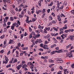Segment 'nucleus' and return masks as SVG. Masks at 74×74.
<instances>
[{"label":"nucleus","instance_id":"obj_1","mask_svg":"<svg viewBox=\"0 0 74 74\" xmlns=\"http://www.w3.org/2000/svg\"><path fill=\"white\" fill-rule=\"evenodd\" d=\"M67 56L70 58H73V55L71 54V52H70L66 53Z\"/></svg>","mask_w":74,"mask_h":74},{"label":"nucleus","instance_id":"obj_2","mask_svg":"<svg viewBox=\"0 0 74 74\" xmlns=\"http://www.w3.org/2000/svg\"><path fill=\"white\" fill-rule=\"evenodd\" d=\"M56 62L58 63H61L63 62V61L60 58H58V60H57Z\"/></svg>","mask_w":74,"mask_h":74},{"label":"nucleus","instance_id":"obj_3","mask_svg":"<svg viewBox=\"0 0 74 74\" xmlns=\"http://www.w3.org/2000/svg\"><path fill=\"white\" fill-rule=\"evenodd\" d=\"M5 60H4L3 62V63H4L5 64H7L8 62V59H7V57H5Z\"/></svg>","mask_w":74,"mask_h":74},{"label":"nucleus","instance_id":"obj_4","mask_svg":"<svg viewBox=\"0 0 74 74\" xmlns=\"http://www.w3.org/2000/svg\"><path fill=\"white\" fill-rule=\"evenodd\" d=\"M69 38L71 40H72L73 41V40H74V34H73V35H71V36H69Z\"/></svg>","mask_w":74,"mask_h":74},{"label":"nucleus","instance_id":"obj_5","mask_svg":"<svg viewBox=\"0 0 74 74\" xmlns=\"http://www.w3.org/2000/svg\"><path fill=\"white\" fill-rule=\"evenodd\" d=\"M12 61H13V60L14 63H16V62H18L17 59L15 58L14 59V58H12Z\"/></svg>","mask_w":74,"mask_h":74},{"label":"nucleus","instance_id":"obj_6","mask_svg":"<svg viewBox=\"0 0 74 74\" xmlns=\"http://www.w3.org/2000/svg\"><path fill=\"white\" fill-rule=\"evenodd\" d=\"M21 67H22V65L21 64L18 65V66H16V68L18 70H19L21 68Z\"/></svg>","mask_w":74,"mask_h":74},{"label":"nucleus","instance_id":"obj_7","mask_svg":"<svg viewBox=\"0 0 74 74\" xmlns=\"http://www.w3.org/2000/svg\"><path fill=\"white\" fill-rule=\"evenodd\" d=\"M57 19L58 21L60 22H61V21H62V20H61L60 18V16H59V15H58L57 16Z\"/></svg>","mask_w":74,"mask_h":74},{"label":"nucleus","instance_id":"obj_8","mask_svg":"<svg viewBox=\"0 0 74 74\" xmlns=\"http://www.w3.org/2000/svg\"><path fill=\"white\" fill-rule=\"evenodd\" d=\"M43 0H40V1H39L38 5L39 7H41V1H43Z\"/></svg>","mask_w":74,"mask_h":74},{"label":"nucleus","instance_id":"obj_9","mask_svg":"<svg viewBox=\"0 0 74 74\" xmlns=\"http://www.w3.org/2000/svg\"><path fill=\"white\" fill-rule=\"evenodd\" d=\"M49 37H50V35L49 34H47V36H46L44 37V38H48Z\"/></svg>","mask_w":74,"mask_h":74},{"label":"nucleus","instance_id":"obj_10","mask_svg":"<svg viewBox=\"0 0 74 74\" xmlns=\"http://www.w3.org/2000/svg\"><path fill=\"white\" fill-rule=\"evenodd\" d=\"M44 28L43 26H42L40 25H39L38 26V29H42Z\"/></svg>","mask_w":74,"mask_h":74},{"label":"nucleus","instance_id":"obj_11","mask_svg":"<svg viewBox=\"0 0 74 74\" xmlns=\"http://www.w3.org/2000/svg\"><path fill=\"white\" fill-rule=\"evenodd\" d=\"M59 6H60V3H59V1H57V8H58V9L59 8Z\"/></svg>","mask_w":74,"mask_h":74},{"label":"nucleus","instance_id":"obj_12","mask_svg":"<svg viewBox=\"0 0 74 74\" xmlns=\"http://www.w3.org/2000/svg\"><path fill=\"white\" fill-rule=\"evenodd\" d=\"M15 25L14 24H12V25L11 26V29L13 30H14V27H15Z\"/></svg>","mask_w":74,"mask_h":74},{"label":"nucleus","instance_id":"obj_13","mask_svg":"<svg viewBox=\"0 0 74 74\" xmlns=\"http://www.w3.org/2000/svg\"><path fill=\"white\" fill-rule=\"evenodd\" d=\"M52 40H53V41L55 43H57V42H58V41H57V40H56V38H52Z\"/></svg>","mask_w":74,"mask_h":74},{"label":"nucleus","instance_id":"obj_14","mask_svg":"<svg viewBox=\"0 0 74 74\" xmlns=\"http://www.w3.org/2000/svg\"><path fill=\"white\" fill-rule=\"evenodd\" d=\"M14 24L15 26H16V27H19V25L18 23H14Z\"/></svg>","mask_w":74,"mask_h":74},{"label":"nucleus","instance_id":"obj_15","mask_svg":"<svg viewBox=\"0 0 74 74\" xmlns=\"http://www.w3.org/2000/svg\"><path fill=\"white\" fill-rule=\"evenodd\" d=\"M49 30H50V27H46L44 29V30H45V31H46V30H47V31H49Z\"/></svg>","mask_w":74,"mask_h":74},{"label":"nucleus","instance_id":"obj_16","mask_svg":"<svg viewBox=\"0 0 74 74\" xmlns=\"http://www.w3.org/2000/svg\"><path fill=\"white\" fill-rule=\"evenodd\" d=\"M48 47V46L46 45H43V48H44V49H46V48Z\"/></svg>","mask_w":74,"mask_h":74},{"label":"nucleus","instance_id":"obj_17","mask_svg":"<svg viewBox=\"0 0 74 74\" xmlns=\"http://www.w3.org/2000/svg\"><path fill=\"white\" fill-rule=\"evenodd\" d=\"M42 12V10H40L37 11L36 13L37 14H39V13H40V12Z\"/></svg>","mask_w":74,"mask_h":74},{"label":"nucleus","instance_id":"obj_18","mask_svg":"<svg viewBox=\"0 0 74 74\" xmlns=\"http://www.w3.org/2000/svg\"><path fill=\"white\" fill-rule=\"evenodd\" d=\"M72 45L71 44H70L69 45L66 46V49H68V48H70L71 46Z\"/></svg>","mask_w":74,"mask_h":74},{"label":"nucleus","instance_id":"obj_19","mask_svg":"<svg viewBox=\"0 0 74 74\" xmlns=\"http://www.w3.org/2000/svg\"><path fill=\"white\" fill-rule=\"evenodd\" d=\"M22 67V68H26V67H27V66L26 64H24L23 65Z\"/></svg>","mask_w":74,"mask_h":74},{"label":"nucleus","instance_id":"obj_20","mask_svg":"<svg viewBox=\"0 0 74 74\" xmlns=\"http://www.w3.org/2000/svg\"><path fill=\"white\" fill-rule=\"evenodd\" d=\"M58 53H62V52H63V50H62V49L59 50H58Z\"/></svg>","mask_w":74,"mask_h":74},{"label":"nucleus","instance_id":"obj_21","mask_svg":"<svg viewBox=\"0 0 74 74\" xmlns=\"http://www.w3.org/2000/svg\"><path fill=\"white\" fill-rule=\"evenodd\" d=\"M10 21H13L14 20V17H10Z\"/></svg>","mask_w":74,"mask_h":74},{"label":"nucleus","instance_id":"obj_22","mask_svg":"<svg viewBox=\"0 0 74 74\" xmlns=\"http://www.w3.org/2000/svg\"><path fill=\"white\" fill-rule=\"evenodd\" d=\"M13 36H14V38L15 39H16L17 38H18V37H17V36L15 35V34H13Z\"/></svg>","mask_w":74,"mask_h":74},{"label":"nucleus","instance_id":"obj_23","mask_svg":"<svg viewBox=\"0 0 74 74\" xmlns=\"http://www.w3.org/2000/svg\"><path fill=\"white\" fill-rule=\"evenodd\" d=\"M55 51H52L51 53H50V54L51 55H53V54H55Z\"/></svg>","mask_w":74,"mask_h":74},{"label":"nucleus","instance_id":"obj_24","mask_svg":"<svg viewBox=\"0 0 74 74\" xmlns=\"http://www.w3.org/2000/svg\"><path fill=\"white\" fill-rule=\"evenodd\" d=\"M30 68L31 69H33L34 68V65L33 64H32Z\"/></svg>","mask_w":74,"mask_h":74},{"label":"nucleus","instance_id":"obj_25","mask_svg":"<svg viewBox=\"0 0 74 74\" xmlns=\"http://www.w3.org/2000/svg\"><path fill=\"white\" fill-rule=\"evenodd\" d=\"M33 64L31 62H29L27 64V65L29 66H30L31 64Z\"/></svg>","mask_w":74,"mask_h":74},{"label":"nucleus","instance_id":"obj_26","mask_svg":"<svg viewBox=\"0 0 74 74\" xmlns=\"http://www.w3.org/2000/svg\"><path fill=\"white\" fill-rule=\"evenodd\" d=\"M37 41H38V42H39V43H41V40L40 39H37Z\"/></svg>","mask_w":74,"mask_h":74},{"label":"nucleus","instance_id":"obj_27","mask_svg":"<svg viewBox=\"0 0 74 74\" xmlns=\"http://www.w3.org/2000/svg\"><path fill=\"white\" fill-rule=\"evenodd\" d=\"M33 37L32 35V34H30L29 36V38H32Z\"/></svg>","mask_w":74,"mask_h":74},{"label":"nucleus","instance_id":"obj_28","mask_svg":"<svg viewBox=\"0 0 74 74\" xmlns=\"http://www.w3.org/2000/svg\"><path fill=\"white\" fill-rule=\"evenodd\" d=\"M67 25H65V27H63V29L65 30V29H67Z\"/></svg>","mask_w":74,"mask_h":74},{"label":"nucleus","instance_id":"obj_29","mask_svg":"<svg viewBox=\"0 0 74 74\" xmlns=\"http://www.w3.org/2000/svg\"><path fill=\"white\" fill-rule=\"evenodd\" d=\"M4 37H5V35H3L2 36L0 37V38H1V39H3V38H4Z\"/></svg>","mask_w":74,"mask_h":74},{"label":"nucleus","instance_id":"obj_30","mask_svg":"<svg viewBox=\"0 0 74 74\" xmlns=\"http://www.w3.org/2000/svg\"><path fill=\"white\" fill-rule=\"evenodd\" d=\"M60 16H61V17H62V16L63 17H65V15L62 13L60 14Z\"/></svg>","mask_w":74,"mask_h":74},{"label":"nucleus","instance_id":"obj_31","mask_svg":"<svg viewBox=\"0 0 74 74\" xmlns=\"http://www.w3.org/2000/svg\"><path fill=\"white\" fill-rule=\"evenodd\" d=\"M17 45L18 47H20L21 46V43H18L17 44Z\"/></svg>","mask_w":74,"mask_h":74},{"label":"nucleus","instance_id":"obj_32","mask_svg":"<svg viewBox=\"0 0 74 74\" xmlns=\"http://www.w3.org/2000/svg\"><path fill=\"white\" fill-rule=\"evenodd\" d=\"M49 20H50V21L52 20V17H51V15H50V16H49Z\"/></svg>","mask_w":74,"mask_h":74},{"label":"nucleus","instance_id":"obj_33","mask_svg":"<svg viewBox=\"0 0 74 74\" xmlns=\"http://www.w3.org/2000/svg\"><path fill=\"white\" fill-rule=\"evenodd\" d=\"M8 18H9L8 17H5V19H6V20L5 21V22H7V20L8 19Z\"/></svg>","mask_w":74,"mask_h":74},{"label":"nucleus","instance_id":"obj_34","mask_svg":"<svg viewBox=\"0 0 74 74\" xmlns=\"http://www.w3.org/2000/svg\"><path fill=\"white\" fill-rule=\"evenodd\" d=\"M70 32V30H66L65 31V33H68V32Z\"/></svg>","mask_w":74,"mask_h":74},{"label":"nucleus","instance_id":"obj_35","mask_svg":"<svg viewBox=\"0 0 74 74\" xmlns=\"http://www.w3.org/2000/svg\"><path fill=\"white\" fill-rule=\"evenodd\" d=\"M30 34H31L32 35H34V36L35 35V33L34 31H32Z\"/></svg>","mask_w":74,"mask_h":74},{"label":"nucleus","instance_id":"obj_36","mask_svg":"<svg viewBox=\"0 0 74 74\" xmlns=\"http://www.w3.org/2000/svg\"><path fill=\"white\" fill-rule=\"evenodd\" d=\"M12 40H10V41L8 43L9 44H12Z\"/></svg>","mask_w":74,"mask_h":74},{"label":"nucleus","instance_id":"obj_37","mask_svg":"<svg viewBox=\"0 0 74 74\" xmlns=\"http://www.w3.org/2000/svg\"><path fill=\"white\" fill-rule=\"evenodd\" d=\"M53 1H51V3L50 4V5H49V6H52V5H53Z\"/></svg>","mask_w":74,"mask_h":74},{"label":"nucleus","instance_id":"obj_38","mask_svg":"<svg viewBox=\"0 0 74 74\" xmlns=\"http://www.w3.org/2000/svg\"><path fill=\"white\" fill-rule=\"evenodd\" d=\"M47 56H45V57H43V56H42L41 57V58L42 59H45V58H47Z\"/></svg>","mask_w":74,"mask_h":74},{"label":"nucleus","instance_id":"obj_39","mask_svg":"<svg viewBox=\"0 0 74 74\" xmlns=\"http://www.w3.org/2000/svg\"><path fill=\"white\" fill-rule=\"evenodd\" d=\"M27 47H25L22 49L23 50H27L28 49Z\"/></svg>","mask_w":74,"mask_h":74},{"label":"nucleus","instance_id":"obj_40","mask_svg":"<svg viewBox=\"0 0 74 74\" xmlns=\"http://www.w3.org/2000/svg\"><path fill=\"white\" fill-rule=\"evenodd\" d=\"M51 15H52V16H54V17H55V13H54L53 12H52L51 14Z\"/></svg>","mask_w":74,"mask_h":74},{"label":"nucleus","instance_id":"obj_41","mask_svg":"<svg viewBox=\"0 0 74 74\" xmlns=\"http://www.w3.org/2000/svg\"><path fill=\"white\" fill-rule=\"evenodd\" d=\"M17 24H18L19 25H21V22H20L19 20L17 21Z\"/></svg>","mask_w":74,"mask_h":74},{"label":"nucleus","instance_id":"obj_42","mask_svg":"<svg viewBox=\"0 0 74 74\" xmlns=\"http://www.w3.org/2000/svg\"><path fill=\"white\" fill-rule=\"evenodd\" d=\"M61 37L62 38V40H64V37L62 36V35L61 36Z\"/></svg>","mask_w":74,"mask_h":74},{"label":"nucleus","instance_id":"obj_43","mask_svg":"<svg viewBox=\"0 0 74 74\" xmlns=\"http://www.w3.org/2000/svg\"><path fill=\"white\" fill-rule=\"evenodd\" d=\"M23 6H24V5H23V4H21V5H20L18 7H19V8H21V7H23Z\"/></svg>","mask_w":74,"mask_h":74},{"label":"nucleus","instance_id":"obj_44","mask_svg":"<svg viewBox=\"0 0 74 74\" xmlns=\"http://www.w3.org/2000/svg\"><path fill=\"white\" fill-rule=\"evenodd\" d=\"M6 2H7V3H10V4H11V3H10V2H11V1H10V0H6Z\"/></svg>","mask_w":74,"mask_h":74},{"label":"nucleus","instance_id":"obj_45","mask_svg":"<svg viewBox=\"0 0 74 74\" xmlns=\"http://www.w3.org/2000/svg\"><path fill=\"white\" fill-rule=\"evenodd\" d=\"M40 36V34H38L36 36V37L37 38H38Z\"/></svg>","mask_w":74,"mask_h":74},{"label":"nucleus","instance_id":"obj_46","mask_svg":"<svg viewBox=\"0 0 74 74\" xmlns=\"http://www.w3.org/2000/svg\"><path fill=\"white\" fill-rule=\"evenodd\" d=\"M52 23L55 24L56 23V21H54V20H53L52 21Z\"/></svg>","mask_w":74,"mask_h":74},{"label":"nucleus","instance_id":"obj_47","mask_svg":"<svg viewBox=\"0 0 74 74\" xmlns=\"http://www.w3.org/2000/svg\"><path fill=\"white\" fill-rule=\"evenodd\" d=\"M48 43H49V42H48L47 40L45 41V44H48Z\"/></svg>","mask_w":74,"mask_h":74},{"label":"nucleus","instance_id":"obj_48","mask_svg":"<svg viewBox=\"0 0 74 74\" xmlns=\"http://www.w3.org/2000/svg\"><path fill=\"white\" fill-rule=\"evenodd\" d=\"M62 74V71H58L57 73V74Z\"/></svg>","mask_w":74,"mask_h":74},{"label":"nucleus","instance_id":"obj_49","mask_svg":"<svg viewBox=\"0 0 74 74\" xmlns=\"http://www.w3.org/2000/svg\"><path fill=\"white\" fill-rule=\"evenodd\" d=\"M3 26L4 27H6V26H7V24L5 23H4V24H3Z\"/></svg>","mask_w":74,"mask_h":74},{"label":"nucleus","instance_id":"obj_50","mask_svg":"<svg viewBox=\"0 0 74 74\" xmlns=\"http://www.w3.org/2000/svg\"><path fill=\"white\" fill-rule=\"evenodd\" d=\"M16 49H13L12 50V53H13L15 51H16Z\"/></svg>","mask_w":74,"mask_h":74},{"label":"nucleus","instance_id":"obj_51","mask_svg":"<svg viewBox=\"0 0 74 74\" xmlns=\"http://www.w3.org/2000/svg\"><path fill=\"white\" fill-rule=\"evenodd\" d=\"M6 42H7V40H5V41L4 42V45H3V47H4V45L6 44Z\"/></svg>","mask_w":74,"mask_h":74},{"label":"nucleus","instance_id":"obj_52","mask_svg":"<svg viewBox=\"0 0 74 74\" xmlns=\"http://www.w3.org/2000/svg\"><path fill=\"white\" fill-rule=\"evenodd\" d=\"M71 66L72 69H74V64H72L71 65Z\"/></svg>","mask_w":74,"mask_h":74},{"label":"nucleus","instance_id":"obj_53","mask_svg":"<svg viewBox=\"0 0 74 74\" xmlns=\"http://www.w3.org/2000/svg\"><path fill=\"white\" fill-rule=\"evenodd\" d=\"M29 32H32V28L31 27H29Z\"/></svg>","mask_w":74,"mask_h":74},{"label":"nucleus","instance_id":"obj_54","mask_svg":"<svg viewBox=\"0 0 74 74\" xmlns=\"http://www.w3.org/2000/svg\"><path fill=\"white\" fill-rule=\"evenodd\" d=\"M62 35V36H63L64 37H67V36L66 35V34H63Z\"/></svg>","mask_w":74,"mask_h":74},{"label":"nucleus","instance_id":"obj_55","mask_svg":"<svg viewBox=\"0 0 74 74\" xmlns=\"http://www.w3.org/2000/svg\"><path fill=\"white\" fill-rule=\"evenodd\" d=\"M46 10L45 9H43L42 10V12L43 13H45V10Z\"/></svg>","mask_w":74,"mask_h":74},{"label":"nucleus","instance_id":"obj_56","mask_svg":"<svg viewBox=\"0 0 74 74\" xmlns=\"http://www.w3.org/2000/svg\"><path fill=\"white\" fill-rule=\"evenodd\" d=\"M57 40H61V38L60 37L58 36L57 38Z\"/></svg>","mask_w":74,"mask_h":74},{"label":"nucleus","instance_id":"obj_57","mask_svg":"<svg viewBox=\"0 0 74 74\" xmlns=\"http://www.w3.org/2000/svg\"><path fill=\"white\" fill-rule=\"evenodd\" d=\"M16 56H18L19 54V52L17 51H16Z\"/></svg>","mask_w":74,"mask_h":74},{"label":"nucleus","instance_id":"obj_58","mask_svg":"<svg viewBox=\"0 0 74 74\" xmlns=\"http://www.w3.org/2000/svg\"><path fill=\"white\" fill-rule=\"evenodd\" d=\"M36 20L37 19L36 18H33L32 19V22H35V21H36Z\"/></svg>","mask_w":74,"mask_h":74},{"label":"nucleus","instance_id":"obj_59","mask_svg":"<svg viewBox=\"0 0 74 74\" xmlns=\"http://www.w3.org/2000/svg\"><path fill=\"white\" fill-rule=\"evenodd\" d=\"M39 51H41L42 52L43 51H44V50L40 48L39 49Z\"/></svg>","mask_w":74,"mask_h":74},{"label":"nucleus","instance_id":"obj_60","mask_svg":"<svg viewBox=\"0 0 74 74\" xmlns=\"http://www.w3.org/2000/svg\"><path fill=\"white\" fill-rule=\"evenodd\" d=\"M35 31H36V32L38 34H39V33H40V31H39V30L38 31L37 30H36Z\"/></svg>","mask_w":74,"mask_h":74},{"label":"nucleus","instance_id":"obj_61","mask_svg":"<svg viewBox=\"0 0 74 74\" xmlns=\"http://www.w3.org/2000/svg\"><path fill=\"white\" fill-rule=\"evenodd\" d=\"M27 74H35V73H30V72H28Z\"/></svg>","mask_w":74,"mask_h":74},{"label":"nucleus","instance_id":"obj_62","mask_svg":"<svg viewBox=\"0 0 74 74\" xmlns=\"http://www.w3.org/2000/svg\"><path fill=\"white\" fill-rule=\"evenodd\" d=\"M50 11H51V10L49 9L48 10H47V13H49L50 12Z\"/></svg>","mask_w":74,"mask_h":74},{"label":"nucleus","instance_id":"obj_63","mask_svg":"<svg viewBox=\"0 0 74 74\" xmlns=\"http://www.w3.org/2000/svg\"><path fill=\"white\" fill-rule=\"evenodd\" d=\"M36 38H37L35 36L33 37V39H34V40H36Z\"/></svg>","mask_w":74,"mask_h":74},{"label":"nucleus","instance_id":"obj_64","mask_svg":"<svg viewBox=\"0 0 74 74\" xmlns=\"http://www.w3.org/2000/svg\"><path fill=\"white\" fill-rule=\"evenodd\" d=\"M53 65H54V64H51V65H50L49 66V67H52V66H53Z\"/></svg>","mask_w":74,"mask_h":74}]
</instances>
